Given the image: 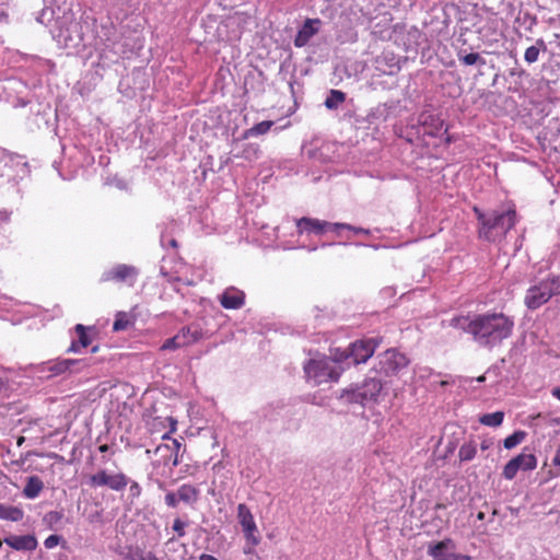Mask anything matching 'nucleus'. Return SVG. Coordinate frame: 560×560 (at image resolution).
Instances as JSON below:
<instances>
[{
  "mask_svg": "<svg viewBox=\"0 0 560 560\" xmlns=\"http://www.w3.org/2000/svg\"><path fill=\"white\" fill-rule=\"evenodd\" d=\"M451 326L470 334L479 346L493 348L511 336L514 322L503 313H491L475 315L474 318L454 317Z\"/></svg>",
  "mask_w": 560,
  "mask_h": 560,
  "instance_id": "obj_1",
  "label": "nucleus"
},
{
  "mask_svg": "<svg viewBox=\"0 0 560 560\" xmlns=\"http://www.w3.org/2000/svg\"><path fill=\"white\" fill-rule=\"evenodd\" d=\"M515 223V209L509 208L504 211L491 210L483 225L478 229L479 237L488 242H495L513 229Z\"/></svg>",
  "mask_w": 560,
  "mask_h": 560,
  "instance_id": "obj_2",
  "label": "nucleus"
},
{
  "mask_svg": "<svg viewBox=\"0 0 560 560\" xmlns=\"http://www.w3.org/2000/svg\"><path fill=\"white\" fill-rule=\"evenodd\" d=\"M383 389V382L376 377H368L361 385L341 390L339 399L347 405L359 404L363 407L377 402Z\"/></svg>",
  "mask_w": 560,
  "mask_h": 560,
  "instance_id": "obj_3",
  "label": "nucleus"
},
{
  "mask_svg": "<svg viewBox=\"0 0 560 560\" xmlns=\"http://www.w3.org/2000/svg\"><path fill=\"white\" fill-rule=\"evenodd\" d=\"M304 372L307 381L317 386L327 382H337L342 369L338 362L323 358L319 360H308L304 365Z\"/></svg>",
  "mask_w": 560,
  "mask_h": 560,
  "instance_id": "obj_4",
  "label": "nucleus"
},
{
  "mask_svg": "<svg viewBox=\"0 0 560 560\" xmlns=\"http://www.w3.org/2000/svg\"><path fill=\"white\" fill-rule=\"evenodd\" d=\"M560 280L555 277L545 279L532 285L527 291L524 303L528 310H537L546 304L551 296L559 293Z\"/></svg>",
  "mask_w": 560,
  "mask_h": 560,
  "instance_id": "obj_5",
  "label": "nucleus"
},
{
  "mask_svg": "<svg viewBox=\"0 0 560 560\" xmlns=\"http://www.w3.org/2000/svg\"><path fill=\"white\" fill-rule=\"evenodd\" d=\"M381 341L382 338L378 337L357 340L349 346L345 358H352L354 364L364 363L373 355Z\"/></svg>",
  "mask_w": 560,
  "mask_h": 560,
  "instance_id": "obj_6",
  "label": "nucleus"
},
{
  "mask_svg": "<svg viewBox=\"0 0 560 560\" xmlns=\"http://www.w3.org/2000/svg\"><path fill=\"white\" fill-rule=\"evenodd\" d=\"M237 520L243 528L247 542L253 547L257 546L260 542L259 536L255 534L257 532V526L250 510L245 503H240L237 505Z\"/></svg>",
  "mask_w": 560,
  "mask_h": 560,
  "instance_id": "obj_7",
  "label": "nucleus"
},
{
  "mask_svg": "<svg viewBox=\"0 0 560 560\" xmlns=\"http://www.w3.org/2000/svg\"><path fill=\"white\" fill-rule=\"evenodd\" d=\"M407 365L408 359L405 354L396 350H386L380 360V372L386 376H390L397 374Z\"/></svg>",
  "mask_w": 560,
  "mask_h": 560,
  "instance_id": "obj_8",
  "label": "nucleus"
},
{
  "mask_svg": "<svg viewBox=\"0 0 560 560\" xmlns=\"http://www.w3.org/2000/svg\"><path fill=\"white\" fill-rule=\"evenodd\" d=\"M180 443L177 440H172L171 444H160L154 450V455L159 457L158 462L165 466L172 465L176 467L179 464L178 451Z\"/></svg>",
  "mask_w": 560,
  "mask_h": 560,
  "instance_id": "obj_9",
  "label": "nucleus"
},
{
  "mask_svg": "<svg viewBox=\"0 0 560 560\" xmlns=\"http://www.w3.org/2000/svg\"><path fill=\"white\" fill-rule=\"evenodd\" d=\"M138 275V270L133 266L120 264L112 268L110 270L105 271L102 277L101 281L108 282V281H116V282H126L129 279H135Z\"/></svg>",
  "mask_w": 560,
  "mask_h": 560,
  "instance_id": "obj_10",
  "label": "nucleus"
},
{
  "mask_svg": "<svg viewBox=\"0 0 560 560\" xmlns=\"http://www.w3.org/2000/svg\"><path fill=\"white\" fill-rule=\"evenodd\" d=\"M299 233H314L322 235L327 231H334V223L320 221L318 219L303 217L296 221Z\"/></svg>",
  "mask_w": 560,
  "mask_h": 560,
  "instance_id": "obj_11",
  "label": "nucleus"
},
{
  "mask_svg": "<svg viewBox=\"0 0 560 560\" xmlns=\"http://www.w3.org/2000/svg\"><path fill=\"white\" fill-rule=\"evenodd\" d=\"M320 24L319 19H306L294 37V46L299 48L306 46L310 39L319 32Z\"/></svg>",
  "mask_w": 560,
  "mask_h": 560,
  "instance_id": "obj_12",
  "label": "nucleus"
},
{
  "mask_svg": "<svg viewBox=\"0 0 560 560\" xmlns=\"http://www.w3.org/2000/svg\"><path fill=\"white\" fill-rule=\"evenodd\" d=\"M3 541L18 551H33L37 548V539L34 535H9Z\"/></svg>",
  "mask_w": 560,
  "mask_h": 560,
  "instance_id": "obj_13",
  "label": "nucleus"
},
{
  "mask_svg": "<svg viewBox=\"0 0 560 560\" xmlns=\"http://www.w3.org/2000/svg\"><path fill=\"white\" fill-rule=\"evenodd\" d=\"M419 124L423 128V135L430 137H439L444 126V121L439 116L427 113L419 116Z\"/></svg>",
  "mask_w": 560,
  "mask_h": 560,
  "instance_id": "obj_14",
  "label": "nucleus"
},
{
  "mask_svg": "<svg viewBox=\"0 0 560 560\" xmlns=\"http://www.w3.org/2000/svg\"><path fill=\"white\" fill-rule=\"evenodd\" d=\"M67 363L63 360L49 361L37 366L40 378H50L67 372Z\"/></svg>",
  "mask_w": 560,
  "mask_h": 560,
  "instance_id": "obj_15",
  "label": "nucleus"
},
{
  "mask_svg": "<svg viewBox=\"0 0 560 560\" xmlns=\"http://www.w3.org/2000/svg\"><path fill=\"white\" fill-rule=\"evenodd\" d=\"M245 295L234 288L228 289L220 298L221 305L226 310H237L244 305Z\"/></svg>",
  "mask_w": 560,
  "mask_h": 560,
  "instance_id": "obj_16",
  "label": "nucleus"
},
{
  "mask_svg": "<svg viewBox=\"0 0 560 560\" xmlns=\"http://www.w3.org/2000/svg\"><path fill=\"white\" fill-rule=\"evenodd\" d=\"M456 545L453 539L445 538L434 545H430L428 548V555L433 558V560H445L447 559V553L451 550H455Z\"/></svg>",
  "mask_w": 560,
  "mask_h": 560,
  "instance_id": "obj_17",
  "label": "nucleus"
},
{
  "mask_svg": "<svg viewBox=\"0 0 560 560\" xmlns=\"http://www.w3.org/2000/svg\"><path fill=\"white\" fill-rule=\"evenodd\" d=\"M44 488V482L38 476H31L27 478L26 485L23 489V494L27 499H35L39 495Z\"/></svg>",
  "mask_w": 560,
  "mask_h": 560,
  "instance_id": "obj_18",
  "label": "nucleus"
},
{
  "mask_svg": "<svg viewBox=\"0 0 560 560\" xmlns=\"http://www.w3.org/2000/svg\"><path fill=\"white\" fill-rule=\"evenodd\" d=\"M177 495H178L179 501H183L188 504H192V503L197 502L199 491L192 485H183L178 488Z\"/></svg>",
  "mask_w": 560,
  "mask_h": 560,
  "instance_id": "obj_19",
  "label": "nucleus"
},
{
  "mask_svg": "<svg viewBox=\"0 0 560 560\" xmlns=\"http://www.w3.org/2000/svg\"><path fill=\"white\" fill-rule=\"evenodd\" d=\"M0 518L19 522L23 518V511L16 506L0 503Z\"/></svg>",
  "mask_w": 560,
  "mask_h": 560,
  "instance_id": "obj_20",
  "label": "nucleus"
},
{
  "mask_svg": "<svg viewBox=\"0 0 560 560\" xmlns=\"http://www.w3.org/2000/svg\"><path fill=\"white\" fill-rule=\"evenodd\" d=\"M176 337L180 338L182 345L186 347L198 341L201 337V332L197 329L192 331L190 327H183L176 334Z\"/></svg>",
  "mask_w": 560,
  "mask_h": 560,
  "instance_id": "obj_21",
  "label": "nucleus"
},
{
  "mask_svg": "<svg viewBox=\"0 0 560 560\" xmlns=\"http://www.w3.org/2000/svg\"><path fill=\"white\" fill-rule=\"evenodd\" d=\"M272 125H273V121H271V120H264L261 122H258L255 126H253L252 128L245 130L244 133L242 135V139L245 140L250 137L265 135L270 130Z\"/></svg>",
  "mask_w": 560,
  "mask_h": 560,
  "instance_id": "obj_22",
  "label": "nucleus"
},
{
  "mask_svg": "<svg viewBox=\"0 0 560 560\" xmlns=\"http://www.w3.org/2000/svg\"><path fill=\"white\" fill-rule=\"evenodd\" d=\"M517 463L520 469L534 470L537 466V459L534 454H525L524 452L512 458Z\"/></svg>",
  "mask_w": 560,
  "mask_h": 560,
  "instance_id": "obj_23",
  "label": "nucleus"
},
{
  "mask_svg": "<svg viewBox=\"0 0 560 560\" xmlns=\"http://www.w3.org/2000/svg\"><path fill=\"white\" fill-rule=\"evenodd\" d=\"M540 49H546V44L541 38L537 39L535 45L528 47L525 50V61L528 63L536 62L538 60Z\"/></svg>",
  "mask_w": 560,
  "mask_h": 560,
  "instance_id": "obj_24",
  "label": "nucleus"
},
{
  "mask_svg": "<svg viewBox=\"0 0 560 560\" xmlns=\"http://www.w3.org/2000/svg\"><path fill=\"white\" fill-rule=\"evenodd\" d=\"M346 100V94L339 90H330L328 96L325 100V106L328 109H337L341 103Z\"/></svg>",
  "mask_w": 560,
  "mask_h": 560,
  "instance_id": "obj_25",
  "label": "nucleus"
},
{
  "mask_svg": "<svg viewBox=\"0 0 560 560\" xmlns=\"http://www.w3.org/2000/svg\"><path fill=\"white\" fill-rule=\"evenodd\" d=\"M504 419V412L503 411H495L492 413H485L479 418V422L487 427H499L502 424Z\"/></svg>",
  "mask_w": 560,
  "mask_h": 560,
  "instance_id": "obj_26",
  "label": "nucleus"
},
{
  "mask_svg": "<svg viewBox=\"0 0 560 560\" xmlns=\"http://www.w3.org/2000/svg\"><path fill=\"white\" fill-rule=\"evenodd\" d=\"M477 453V445L475 442L469 441L464 443L458 451V457L462 462H469L475 458Z\"/></svg>",
  "mask_w": 560,
  "mask_h": 560,
  "instance_id": "obj_27",
  "label": "nucleus"
},
{
  "mask_svg": "<svg viewBox=\"0 0 560 560\" xmlns=\"http://www.w3.org/2000/svg\"><path fill=\"white\" fill-rule=\"evenodd\" d=\"M128 483L129 478L125 474L118 472L115 475H110L108 488L114 491H121L122 489L126 488Z\"/></svg>",
  "mask_w": 560,
  "mask_h": 560,
  "instance_id": "obj_28",
  "label": "nucleus"
},
{
  "mask_svg": "<svg viewBox=\"0 0 560 560\" xmlns=\"http://www.w3.org/2000/svg\"><path fill=\"white\" fill-rule=\"evenodd\" d=\"M109 477H110V475H108L106 472V470L102 469V470L97 471L96 474L91 475L89 477V486L92 488L104 487V486L108 487Z\"/></svg>",
  "mask_w": 560,
  "mask_h": 560,
  "instance_id": "obj_29",
  "label": "nucleus"
},
{
  "mask_svg": "<svg viewBox=\"0 0 560 560\" xmlns=\"http://www.w3.org/2000/svg\"><path fill=\"white\" fill-rule=\"evenodd\" d=\"M458 59L465 66L486 65V60L477 52H469L466 55H462V52H458Z\"/></svg>",
  "mask_w": 560,
  "mask_h": 560,
  "instance_id": "obj_30",
  "label": "nucleus"
},
{
  "mask_svg": "<svg viewBox=\"0 0 560 560\" xmlns=\"http://www.w3.org/2000/svg\"><path fill=\"white\" fill-rule=\"evenodd\" d=\"M525 438H526V432L522 431V430H517L513 434H511L504 439L503 446L506 450H511V448L517 446L518 444H521L525 440Z\"/></svg>",
  "mask_w": 560,
  "mask_h": 560,
  "instance_id": "obj_31",
  "label": "nucleus"
},
{
  "mask_svg": "<svg viewBox=\"0 0 560 560\" xmlns=\"http://www.w3.org/2000/svg\"><path fill=\"white\" fill-rule=\"evenodd\" d=\"M93 329H94V327H85L82 324L75 325L74 330L78 335V340L82 348H86L91 345L92 340H91L90 336L88 335V330H93Z\"/></svg>",
  "mask_w": 560,
  "mask_h": 560,
  "instance_id": "obj_32",
  "label": "nucleus"
},
{
  "mask_svg": "<svg viewBox=\"0 0 560 560\" xmlns=\"http://www.w3.org/2000/svg\"><path fill=\"white\" fill-rule=\"evenodd\" d=\"M339 230H348L355 234H364L370 235L371 231L369 229L358 228L348 223H334V231L339 234Z\"/></svg>",
  "mask_w": 560,
  "mask_h": 560,
  "instance_id": "obj_33",
  "label": "nucleus"
},
{
  "mask_svg": "<svg viewBox=\"0 0 560 560\" xmlns=\"http://www.w3.org/2000/svg\"><path fill=\"white\" fill-rule=\"evenodd\" d=\"M518 470L520 467L517 466V463L511 459L503 467L502 476L508 480H512L516 476Z\"/></svg>",
  "mask_w": 560,
  "mask_h": 560,
  "instance_id": "obj_34",
  "label": "nucleus"
},
{
  "mask_svg": "<svg viewBox=\"0 0 560 560\" xmlns=\"http://www.w3.org/2000/svg\"><path fill=\"white\" fill-rule=\"evenodd\" d=\"M65 362L67 363V372L69 373H79L86 366V363L79 359H65Z\"/></svg>",
  "mask_w": 560,
  "mask_h": 560,
  "instance_id": "obj_35",
  "label": "nucleus"
},
{
  "mask_svg": "<svg viewBox=\"0 0 560 560\" xmlns=\"http://www.w3.org/2000/svg\"><path fill=\"white\" fill-rule=\"evenodd\" d=\"M183 347L184 346L180 342V338H177L175 335L172 338L166 339L161 349L162 350H176V349H179Z\"/></svg>",
  "mask_w": 560,
  "mask_h": 560,
  "instance_id": "obj_36",
  "label": "nucleus"
},
{
  "mask_svg": "<svg viewBox=\"0 0 560 560\" xmlns=\"http://www.w3.org/2000/svg\"><path fill=\"white\" fill-rule=\"evenodd\" d=\"M129 320L125 318V316H119L115 319L113 324L114 331H120L128 327Z\"/></svg>",
  "mask_w": 560,
  "mask_h": 560,
  "instance_id": "obj_37",
  "label": "nucleus"
},
{
  "mask_svg": "<svg viewBox=\"0 0 560 560\" xmlns=\"http://www.w3.org/2000/svg\"><path fill=\"white\" fill-rule=\"evenodd\" d=\"M61 536L59 535H50L48 536L45 541H44V546L47 548V549H51L54 547H56L60 540H61Z\"/></svg>",
  "mask_w": 560,
  "mask_h": 560,
  "instance_id": "obj_38",
  "label": "nucleus"
},
{
  "mask_svg": "<svg viewBox=\"0 0 560 560\" xmlns=\"http://www.w3.org/2000/svg\"><path fill=\"white\" fill-rule=\"evenodd\" d=\"M185 526L186 524L180 518H176L173 523V530L177 533L178 537H183L185 536Z\"/></svg>",
  "mask_w": 560,
  "mask_h": 560,
  "instance_id": "obj_39",
  "label": "nucleus"
},
{
  "mask_svg": "<svg viewBox=\"0 0 560 560\" xmlns=\"http://www.w3.org/2000/svg\"><path fill=\"white\" fill-rule=\"evenodd\" d=\"M178 495L177 493L175 492H167L166 495H165V503L167 504V506L170 508H176L177 504H178Z\"/></svg>",
  "mask_w": 560,
  "mask_h": 560,
  "instance_id": "obj_40",
  "label": "nucleus"
},
{
  "mask_svg": "<svg viewBox=\"0 0 560 560\" xmlns=\"http://www.w3.org/2000/svg\"><path fill=\"white\" fill-rule=\"evenodd\" d=\"M141 491H142V489H141L140 485H139L137 481H132V482L130 483V487H129V495H130L132 499L140 497Z\"/></svg>",
  "mask_w": 560,
  "mask_h": 560,
  "instance_id": "obj_41",
  "label": "nucleus"
},
{
  "mask_svg": "<svg viewBox=\"0 0 560 560\" xmlns=\"http://www.w3.org/2000/svg\"><path fill=\"white\" fill-rule=\"evenodd\" d=\"M474 212L476 213L478 220V228L483 225V222L488 219L489 212H482L478 207H474Z\"/></svg>",
  "mask_w": 560,
  "mask_h": 560,
  "instance_id": "obj_42",
  "label": "nucleus"
},
{
  "mask_svg": "<svg viewBox=\"0 0 560 560\" xmlns=\"http://www.w3.org/2000/svg\"><path fill=\"white\" fill-rule=\"evenodd\" d=\"M470 559L471 558L467 555L456 553L455 550H451L447 553V559H445V560H470Z\"/></svg>",
  "mask_w": 560,
  "mask_h": 560,
  "instance_id": "obj_43",
  "label": "nucleus"
},
{
  "mask_svg": "<svg viewBox=\"0 0 560 560\" xmlns=\"http://www.w3.org/2000/svg\"><path fill=\"white\" fill-rule=\"evenodd\" d=\"M147 556L143 555L141 550H137L129 555V560H145Z\"/></svg>",
  "mask_w": 560,
  "mask_h": 560,
  "instance_id": "obj_44",
  "label": "nucleus"
},
{
  "mask_svg": "<svg viewBox=\"0 0 560 560\" xmlns=\"http://www.w3.org/2000/svg\"><path fill=\"white\" fill-rule=\"evenodd\" d=\"M492 445H493V440L492 439H483L481 441L480 448H481V451H487L490 447H492Z\"/></svg>",
  "mask_w": 560,
  "mask_h": 560,
  "instance_id": "obj_45",
  "label": "nucleus"
},
{
  "mask_svg": "<svg viewBox=\"0 0 560 560\" xmlns=\"http://www.w3.org/2000/svg\"><path fill=\"white\" fill-rule=\"evenodd\" d=\"M80 348L82 347L80 346L79 340H73L68 349V352H79Z\"/></svg>",
  "mask_w": 560,
  "mask_h": 560,
  "instance_id": "obj_46",
  "label": "nucleus"
},
{
  "mask_svg": "<svg viewBox=\"0 0 560 560\" xmlns=\"http://www.w3.org/2000/svg\"><path fill=\"white\" fill-rule=\"evenodd\" d=\"M8 388H9V382H8V380H7V378H0V394H1L2 392L8 390Z\"/></svg>",
  "mask_w": 560,
  "mask_h": 560,
  "instance_id": "obj_47",
  "label": "nucleus"
},
{
  "mask_svg": "<svg viewBox=\"0 0 560 560\" xmlns=\"http://www.w3.org/2000/svg\"><path fill=\"white\" fill-rule=\"evenodd\" d=\"M199 560H219L217 559L214 556L212 555H208V553H202L200 557H199Z\"/></svg>",
  "mask_w": 560,
  "mask_h": 560,
  "instance_id": "obj_48",
  "label": "nucleus"
},
{
  "mask_svg": "<svg viewBox=\"0 0 560 560\" xmlns=\"http://www.w3.org/2000/svg\"><path fill=\"white\" fill-rule=\"evenodd\" d=\"M551 393L552 396L560 400V387H555Z\"/></svg>",
  "mask_w": 560,
  "mask_h": 560,
  "instance_id": "obj_49",
  "label": "nucleus"
},
{
  "mask_svg": "<svg viewBox=\"0 0 560 560\" xmlns=\"http://www.w3.org/2000/svg\"><path fill=\"white\" fill-rule=\"evenodd\" d=\"M168 245H170L171 247H173V248H177V247H178V243H177V241H176L175 238H171V240L168 241Z\"/></svg>",
  "mask_w": 560,
  "mask_h": 560,
  "instance_id": "obj_50",
  "label": "nucleus"
},
{
  "mask_svg": "<svg viewBox=\"0 0 560 560\" xmlns=\"http://www.w3.org/2000/svg\"><path fill=\"white\" fill-rule=\"evenodd\" d=\"M108 450H109V445H107V444H103V445H101V446L98 447V451H100L101 453H106V452H108Z\"/></svg>",
  "mask_w": 560,
  "mask_h": 560,
  "instance_id": "obj_51",
  "label": "nucleus"
},
{
  "mask_svg": "<svg viewBox=\"0 0 560 560\" xmlns=\"http://www.w3.org/2000/svg\"><path fill=\"white\" fill-rule=\"evenodd\" d=\"M145 560H159V559L156 558V556H155V555H153L152 552H149V553L147 555Z\"/></svg>",
  "mask_w": 560,
  "mask_h": 560,
  "instance_id": "obj_52",
  "label": "nucleus"
},
{
  "mask_svg": "<svg viewBox=\"0 0 560 560\" xmlns=\"http://www.w3.org/2000/svg\"><path fill=\"white\" fill-rule=\"evenodd\" d=\"M485 517H486V515H485V513H483V512H478V514H477V518H478L479 521H483V520H485Z\"/></svg>",
  "mask_w": 560,
  "mask_h": 560,
  "instance_id": "obj_53",
  "label": "nucleus"
},
{
  "mask_svg": "<svg viewBox=\"0 0 560 560\" xmlns=\"http://www.w3.org/2000/svg\"><path fill=\"white\" fill-rule=\"evenodd\" d=\"M244 552L250 555V553H254V549H253V547H246L244 549Z\"/></svg>",
  "mask_w": 560,
  "mask_h": 560,
  "instance_id": "obj_54",
  "label": "nucleus"
},
{
  "mask_svg": "<svg viewBox=\"0 0 560 560\" xmlns=\"http://www.w3.org/2000/svg\"><path fill=\"white\" fill-rule=\"evenodd\" d=\"M50 516H55L56 518H60V514L58 512H50Z\"/></svg>",
  "mask_w": 560,
  "mask_h": 560,
  "instance_id": "obj_55",
  "label": "nucleus"
},
{
  "mask_svg": "<svg viewBox=\"0 0 560 560\" xmlns=\"http://www.w3.org/2000/svg\"><path fill=\"white\" fill-rule=\"evenodd\" d=\"M97 350H98V346H94V347L91 349V352H92V353H95V352H97Z\"/></svg>",
  "mask_w": 560,
  "mask_h": 560,
  "instance_id": "obj_56",
  "label": "nucleus"
},
{
  "mask_svg": "<svg viewBox=\"0 0 560 560\" xmlns=\"http://www.w3.org/2000/svg\"><path fill=\"white\" fill-rule=\"evenodd\" d=\"M164 242H165V236L164 234L161 235V244L164 246Z\"/></svg>",
  "mask_w": 560,
  "mask_h": 560,
  "instance_id": "obj_57",
  "label": "nucleus"
},
{
  "mask_svg": "<svg viewBox=\"0 0 560 560\" xmlns=\"http://www.w3.org/2000/svg\"><path fill=\"white\" fill-rule=\"evenodd\" d=\"M485 380H486V377H485V376H479V377L477 378V381H478V382H485Z\"/></svg>",
  "mask_w": 560,
  "mask_h": 560,
  "instance_id": "obj_58",
  "label": "nucleus"
},
{
  "mask_svg": "<svg viewBox=\"0 0 560 560\" xmlns=\"http://www.w3.org/2000/svg\"><path fill=\"white\" fill-rule=\"evenodd\" d=\"M445 141H446L447 143H450V142H451V137H450V136H447V137H446V139H445Z\"/></svg>",
  "mask_w": 560,
  "mask_h": 560,
  "instance_id": "obj_59",
  "label": "nucleus"
},
{
  "mask_svg": "<svg viewBox=\"0 0 560 560\" xmlns=\"http://www.w3.org/2000/svg\"><path fill=\"white\" fill-rule=\"evenodd\" d=\"M3 542H4V541H3L2 539H0V548L2 547V544H3Z\"/></svg>",
  "mask_w": 560,
  "mask_h": 560,
  "instance_id": "obj_60",
  "label": "nucleus"
},
{
  "mask_svg": "<svg viewBox=\"0 0 560 560\" xmlns=\"http://www.w3.org/2000/svg\"><path fill=\"white\" fill-rule=\"evenodd\" d=\"M58 560H68V559L66 557L65 558L60 557Z\"/></svg>",
  "mask_w": 560,
  "mask_h": 560,
  "instance_id": "obj_61",
  "label": "nucleus"
}]
</instances>
